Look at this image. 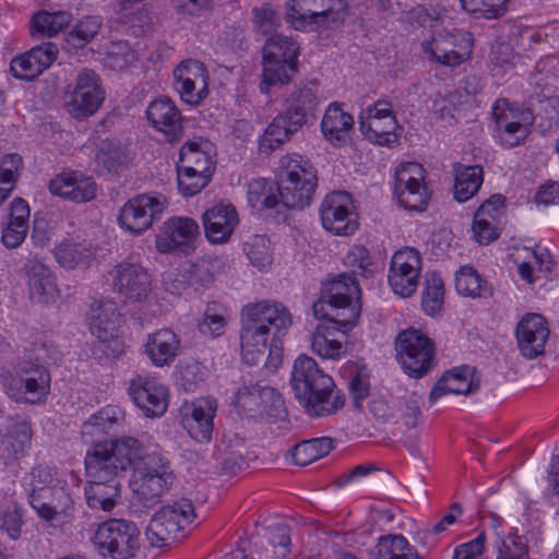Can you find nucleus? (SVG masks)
Segmentation results:
<instances>
[{
	"label": "nucleus",
	"mask_w": 559,
	"mask_h": 559,
	"mask_svg": "<svg viewBox=\"0 0 559 559\" xmlns=\"http://www.w3.org/2000/svg\"><path fill=\"white\" fill-rule=\"evenodd\" d=\"M27 281L28 296L41 305L56 304L60 290L52 271L38 260H28L23 267Z\"/></svg>",
	"instance_id": "2f4dec72"
},
{
	"label": "nucleus",
	"mask_w": 559,
	"mask_h": 559,
	"mask_svg": "<svg viewBox=\"0 0 559 559\" xmlns=\"http://www.w3.org/2000/svg\"><path fill=\"white\" fill-rule=\"evenodd\" d=\"M495 124L493 138L503 147L522 144L531 133L534 116L531 110L520 107L506 98L497 99L491 107Z\"/></svg>",
	"instance_id": "4468645a"
},
{
	"label": "nucleus",
	"mask_w": 559,
	"mask_h": 559,
	"mask_svg": "<svg viewBox=\"0 0 559 559\" xmlns=\"http://www.w3.org/2000/svg\"><path fill=\"white\" fill-rule=\"evenodd\" d=\"M333 449L331 438H317L297 444L292 453L294 462L299 466H307L312 462L328 455Z\"/></svg>",
	"instance_id": "5fc2aeb1"
},
{
	"label": "nucleus",
	"mask_w": 559,
	"mask_h": 559,
	"mask_svg": "<svg viewBox=\"0 0 559 559\" xmlns=\"http://www.w3.org/2000/svg\"><path fill=\"white\" fill-rule=\"evenodd\" d=\"M22 486L27 492L31 506L35 502H46L59 497L58 490L69 491V488L57 473L46 465H38L22 478Z\"/></svg>",
	"instance_id": "7c9ffc66"
},
{
	"label": "nucleus",
	"mask_w": 559,
	"mask_h": 559,
	"mask_svg": "<svg viewBox=\"0 0 559 559\" xmlns=\"http://www.w3.org/2000/svg\"><path fill=\"white\" fill-rule=\"evenodd\" d=\"M479 381L475 376V369L462 366L445 372L431 389L429 402L436 404L447 394H468L477 390Z\"/></svg>",
	"instance_id": "4c0bfd02"
},
{
	"label": "nucleus",
	"mask_w": 559,
	"mask_h": 559,
	"mask_svg": "<svg viewBox=\"0 0 559 559\" xmlns=\"http://www.w3.org/2000/svg\"><path fill=\"white\" fill-rule=\"evenodd\" d=\"M290 383L295 397L311 417L330 416L345 404V397L336 390L332 377L320 369L309 356L297 357Z\"/></svg>",
	"instance_id": "7ed1b4c3"
},
{
	"label": "nucleus",
	"mask_w": 559,
	"mask_h": 559,
	"mask_svg": "<svg viewBox=\"0 0 559 559\" xmlns=\"http://www.w3.org/2000/svg\"><path fill=\"white\" fill-rule=\"evenodd\" d=\"M247 201L249 206L258 212L276 207L281 203L277 181L265 178L252 179L248 183Z\"/></svg>",
	"instance_id": "09e8293b"
},
{
	"label": "nucleus",
	"mask_w": 559,
	"mask_h": 559,
	"mask_svg": "<svg viewBox=\"0 0 559 559\" xmlns=\"http://www.w3.org/2000/svg\"><path fill=\"white\" fill-rule=\"evenodd\" d=\"M178 190L183 197H193L201 192L213 173H199L195 168L178 166Z\"/></svg>",
	"instance_id": "bf43d9fd"
},
{
	"label": "nucleus",
	"mask_w": 559,
	"mask_h": 559,
	"mask_svg": "<svg viewBox=\"0 0 559 559\" xmlns=\"http://www.w3.org/2000/svg\"><path fill=\"white\" fill-rule=\"evenodd\" d=\"M199 223L188 216H171L163 222L155 238V246L160 253H193L200 241Z\"/></svg>",
	"instance_id": "a211bd4d"
},
{
	"label": "nucleus",
	"mask_w": 559,
	"mask_h": 559,
	"mask_svg": "<svg viewBox=\"0 0 559 559\" xmlns=\"http://www.w3.org/2000/svg\"><path fill=\"white\" fill-rule=\"evenodd\" d=\"M399 204L408 211L421 212L429 200L428 187L409 186L407 189H395Z\"/></svg>",
	"instance_id": "338daca9"
},
{
	"label": "nucleus",
	"mask_w": 559,
	"mask_h": 559,
	"mask_svg": "<svg viewBox=\"0 0 559 559\" xmlns=\"http://www.w3.org/2000/svg\"><path fill=\"white\" fill-rule=\"evenodd\" d=\"M53 254L60 266L75 269L86 264L92 258L93 251L86 245L67 239L57 245Z\"/></svg>",
	"instance_id": "603ef678"
},
{
	"label": "nucleus",
	"mask_w": 559,
	"mask_h": 559,
	"mask_svg": "<svg viewBox=\"0 0 559 559\" xmlns=\"http://www.w3.org/2000/svg\"><path fill=\"white\" fill-rule=\"evenodd\" d=\"M173 79L174 90L190 106H199L209 95V72L199 60L179 62L173 70Z\"/></svg>",
	"instance_id": "4be33fe9"
},
{
	"label": "nucleus",
	"mask_w": 559,
	"mask_h": 559,
	"mask_svg": "<svg viewBox=\"0 0 559 559\" xmlns=\"http://www.w3.org/2000/svg\"><path fill=\"white\" fill-rule=\"evenodd\" d=\"M269 543L272 546V559H295L287 526L281 524L271 526Z\"/></svg>",
	"instance_id": "774afa93"
},
{
	"label": "nucleus",
	"mask_w": 559,
	"mask_h": 559,
	"mask_svg": "<svg viewBox=\"0 0 559 559\" xmlns=\"http://www.w3.org/2000/svg\"><path fill=\"white\" fill-rule=\"evenodd\" d=\"M124 411L118 405H107L93 415L83 424L82 436L94 437L107 433L124 423Z\"/></svg>",
	"instance_id": "a18cd8bd"
},
{
	"label": "nucleus",
	"mask_w": 559,
	"mask_h": 559,
	"mask_svg": "<svg viewBox=\"0 0 559 559\" xmlns=\"http://www.w3.org/2000/svg\"><path fill=\"white\" fill-rule=\"evenodd\" d=\"M359 129L369 142L380 146L392 147L400 140V126L391 103L386 100H378L362 111Z\"/></svg>",
	"instance_id": "6ab92c4d"
},
{
	"label": "nucleus",
	"mask_w": 559,
	"mask_h": 559,
	"mask_svg": "<svg viewBox=\"0 0 559 559\" xmlns=\"http://www.w3.org/2000/svg\"><path fill=\"white\" fill-rule=\"evenodd\" d=\"M102 22L97 16L82 19L67 35L66 41L71 48H81L99 32Z\"/></svg>",
	"instance_id": "680f3d73"
},
{
	"label": "nucleus",
	"mask_w": 559,
	"mask_h": 559,
	"mask_svg": "<svg viewBox=\"0 0 559 559\" xmlns=\"http://www.w3.org/2000/svg\"><path fill=\"white\" fill-rule=\"evenodd\" d=\"M195 519L191 500L182 498L162 506L152 515L145 536L153 547H166L181 539Z\"/></svg>",
	"instance_id": "1a4fd4ad"
},
{
	"label": "nucleus",
	"mask_w": 559,
	"mask_h": 559,
	"mask_svg": "<svg viewBox=\"0 0 559 559\" xmlns=\"http://www.w3.org/2000/svg\"><path fill=\"white\" fill-rule=\"evenodd\" d=\"M215 157V145L207 139L195 138L181 146L179 166L195 168L199 173H213L216 165Z\"/></svg>",
	"instance_id": "ea45409f"
},
{
	"label": "nucleus",
	"mask_w": 559,
	"mask_h": 559,
	"mask_svg": "<svg viewBox=\"0 0 559 559\" xmlns=\"http://www.w3.org/2000/svg\"><path fill=\"white\" fill-rule=\"evenodd\" d=\"M103 284L108 290L131 301L145 300L152 290V278L140 264L122 261L108 270L103 277Z\"/></svg>",
	"instance_id": "dca6fc26"
},
{
	"label": "nucleus",
	"mask_w": 559,
	"mask_h": 559,
	"mask_svg": "<svg viewBox=\"0 0 559 559\" xmlns=\"http://www.w3.org/2000/svg\"><path fill=\"white\" fill-rule=\"evenodd\" d=\"M468 14L485 19H497L506 12L507 0H460Z\"/></svg>",
	"instance_id": "69168bd1"
},
{
	"label": "nucleus",
	"mask_w": 559,
	"mask_h": 559,
	"mask_svg": "<svg viewBox=\"0 0 559 559\" xmlns=\"http://www.w3.org/2000/svg\"><path fill=\"white\" fill-rule=\"evenodd\" d=\"M506 199L501 194H493L476 211L472 225L473 239L483 246L495 241L501 231L506 213Z\"/></svg>",
	"instance_id": "b1692460"
},
{
	"label": "nucleus",
	"mask_w": 559,
	"mask_h": 559,
	"mask_svg": "<svg viewBox=\"0 0 559 559\" xmlns=\"http://www.w3.org/2000/svg\"><path fill=\"white\" fill-rule=\"evenodd\" d=\"M22 164V157L16 153L0 158V206L13 191Z\"/></svg>",
	"instance_id": "6e6d98bb"
},
{
	"label": "nucleus",
	"mask_w": 559,
	"mask_h": 559,
	"mask_svg": "<svg viewBox=\"0 0 559 559\" xmlns=\"http://www.w3.org/2000/svg\"><path fill=\"white\" fill-rule=\"evenodd\" d=\"M87 323L91 333L103 344H108L112 356L120 355L123 344L119 340L121 317L111 299L95 300L90 310Z\"/></svg>",
	"instance_id": "5701e85b"
},
{
	"label": "nucleus",
	"mask_w": 559,
	"mask_h": 559,
	"mask_svg": "<svg viewBox=\"0 0 559 559\" xmlns=\"http://www.w3.org/2000/svg\"><path fill=\"white\" fill-rule=\"evenodd\" d=\"M51 194L75 203L95 199L97 188L92 177L76 170H64L56 175L48 185Z\"/></svg>",
	"instance_id": "c85d7f7f"
},
{
	"label": "nucleus",
	"mask_w": 559,
	"mask_h": 559,
	"mask_svg": "<svg viewBox=\"0 0 559 559\" xmlns=\"http://www.w3.org/2000/svg\"><path fill=\"white\" fill-rule=\"evenodd\" d=\"M483 183V168L479 166H463L455 168L453 195L457 202L472 199Z\"/></svg>",
	"instance_id": "3c124183"
},
{
	"label": "nucleus",
	"mask_w": 559,
	"mask_h": 559,
	"mask_svg": "<svg viewBox=\"0 0 559 559\" xmlns=\"http://www.w3.org/2000/svg\"><path fill=\"white\" fill-rule=\"evenodd\" d=\"M300 129L301 126L294 121L289 115L278 114L259 136V153L270 155L288 142Z\"/></svg>",
	"instance_id": "a19ab883"
},
{
	"label": "nucleus",
	"mask_w": 559,
	"mask_h": 559,
	"mask_svg": "<svg viewBox=\"0 0 559 559\" xmlns=\"http://www.w3.org/2000/svg\"><path fill=\"white\" fill-rule=\"evenodd\" d=\"M143 352L154 367L170 366L181 353V341L170 329H159L146 336Z\"/></svg>",
	"instance_id": "c9c22d12"
},
{
	"label": "nucleus",
	"mask_w": 559,
	"mask_h": 559,
	"mask_svg": "<svg viewBox=\"0 0 559 559\" xmlns=\"http://www.w3.org/2000/svg\"><path fill=\"white\" fill-rule=\"evenodd\" d=\"M455 289L459 295L471 298H487L492 286L473 266L463 265L455 273Z\"/></svg>",
	"instance_id": "de8ad7c7"
},
{
	"label": "nucleus",
	"mask_w": 559,
	"mask_h": 559,
	"mask_svg": "<svg viewBox=\"0 0 559 559\" xmlns=\"http://www.w3.org/2000/svg\"><path fill=\"white\" fill-rule=\"evenodd\" d=\"M91 540L103 559H131L140 547V531L130 521L111 519L97 526Z\"/></svg>",
	"instance_id": "9d476101"
},
{
	"label": "nucleus",
	"mask_w": 559,
	"mask_h": 559,
	"mask_svg": "<svg viewBox=\"0 0 559 559\" xmlns=\"http://www.w3.org/2000/svg\"><path fill=\"white\" fill-rule=\"evenodd\" d=\"M396 357L402 369L412 378L428 372L435 356L432 341L420 330L402 331L396 338Z\"/></svg>",
	"instance_id": "2eb2a0df"
},
{
	"label": "nucleus",
	"mask_w": 559,
	"mask_h": 559,
	"mask_svg": "<svg viewBox=\"0 0 559 559\" xmlns=\"http://www.w3.org/2000/svg\"><path fill=\"white\" fill-rule=\"evenodd\" d=\"M33 439L32 424L26 418H12L0 433V457L10 464L25 456Z\"/></svg>",
	"instance_id": "72a5a7b5"
},
{
	"label": "nucleus",
	"mask_w": 559,
	"mask_h": 559,
	"mask_svg": "<svg viewBox=\"0 0 559 559\" xmlns=\"http://www.w3.org/2000/svg\"><path fill=\"white\" fill-rule=\"evenodd\" d=\"M319 219L325 233L337 237L353 236L360 226L358 205L346 191H333L322 199Z\"/></svg>",
	"instance_id": "ddd939ff"
},
{
	"label": "nucleus",
	"mask_w": 559,
	"mask_h": 559,
	"mask_svg": "<svg viewBox=\"0 0 559 559\" xmlns=\"http://www.w3.org/2000/svg\"><path fill=\"white\" fill-rule=\"evenodd\" d=\"M245 253L257 270L266 271L273 261L270 239L262 235L251 237L243 247Z\"/></svg>",
	"instance_id": "4d7b16f0"
},
{
	"label": "nucleus",
	"mask_w": 559,
	"mask_h": 559,
	"mask_svg": "<svg viewBox=\"0 0 559 559\" xmlns=\"http://www.w3.org/2000/svg\"><path fill=\"white\" fill-rule=\"evenodd\" d=\"M206 376V368L194 360L182 361L175 370L176 383L187 392L194 391Z\"/></svg>",
	"instance_id": "13d9d810"
},
{
	"label": "nucleus",
	"mask_w": 559,
	"mask_h": 559,
	"mask_svg": "<svg viewBox=\"0 0 559 559\" xmlns=\"http://www.w3.org/2000/svg\"><path fill=\"white\" fill-rule=\"evenodd\" d=\"M150 124L165 134L168 142L181 139V112L168 96H158L151 100L145 110Z\"/></svg>",
	"instance_id": "473e14b6"
},
{
	"label": "nucleus",
	"mask_w": 559,
	"mask_h": 559,
	"mask_svg": "<svg viewBox=\"0 0 559 559\" xmlns=\"http://www.w3.org/2000/svg\"><path fill=\"white\" fill-rule=\"evenodd\" d=\"M129 159L127 150L120 142L103 140L95 153V171L100 175L117 174L129 163Z\"/></svg>",
	"instance_id": "79ce46f5"
},
{
	"label": "nucleus",
	"mask_w": 559,
	"mask_h": 559,
	"mask_svg": "<svg viewBox=\"0 0 559 559\" xmlns=\"http://www.w3.org/2000/svg\"><path fill=\"white\" fill-rule=\"evenodd\" d=\"M318 103L316 90L312 86H297L287 98L285 110L282 114L289 115L294 121L302 127L306 123L307 116L316 110Z\"/></svg>",
	"instance_id": "49530a36"
},
{
	"label": "nucleus",
	"mask_w": 559,
	"mask_h": 559,
	"mask_svg": "<svg viewBox=\"0 0 559 559\" xmlns=\"http://www.w3.org/2000/svg\"><path fill=\"white\" fill-rule=\"evenodd\" d=\"M510 259L518 267L521 278L528 284L535 283L543 274L550 272L552 266L548 250L542 247L515 246Z\"/></svg>",
	"instance_id": "f704fd0d"
},
{
	"label": "nucleus",
	"mask_w": 559,
	"mask_h": 559,
	"mask_svg": "<svg viewBox=\"0 0 559 559\" xmlns=\"http://www.w3.org/2000/svg\"><path fill=\"white\" fill-rule=\"evenodd\" d=\"M426 170L416 162L401 163L395 170V189H407L409 186L427 187Z\"/></svg>",
	"instance_id": "e2e57ef3"
},
{
	"label": "nucleus",
	"mask_w": 559,
	"mask_h": 559,
	"mask_svg": "<svg viewBox=\"0 0 559 559\" xmlns=\"http://www.w3.org/2000/svg\"><path fill=\"white\" fill-rule=\"evenodd\" d=\"M299 46L290 37L275 35L263 47L260 90L266 94L273 86L290 83L298 71Z\"/></svg>",
	"instance_id": "0eeeda50"
},
{
	"label": "nucleus",
	"mask_w": 559,
	"mask_h": 559,
	"mask_svg": "<svg viewBox=\"0 0 559 559\" xmlns=\"http://www.w3.org/2000/svg\"><path fill=\"white\" fill-rule=\"evenodd\" d=\"M281 203L287 209L308 206L318 186L317 170L312 163L298 153H287L280 158L276 173Z\"/></svg>",
	"instance_id": "423d86ee"
},
{
	"label": "nucleus",
	"mask_w": 559,
	"mask_h": 559,
	"mask_svg": "<svg viewBox=\"0 0 559 559\" xmlns=\"http://www.w3.org/2000/svg\"><path fill=\"white\" fill-rule=\"evenodd\" d=\"M218 403L212 396L185 400L178 409V421L186 433L198 443H210Z\"/></svg>",
	"instance_id": "f3484780"
},
{
	"label": "nucleus",
	"mask_w": 559,
	"mask_h": 559,
	"mask_svg": "<svg viewBox=\"0 0 559 559\" xmlns=\"http://www.w3.org/2000/svg\"><path fill=\"white\" fill-rule=\"evenodd\" d=\"M106 99V91L99 75L90 69H82L74 82L63 93L66 111L76 120L94 116Z\"/></svg>",
	"instance_id": "9b49d317"
},
{
	"label": "nucleus",
	"mask_w": 559,
	"mask_h": 559,
	"mask_svg": "<svg viewBox=\"0 0 559 559\" xmlns=\"http://www.w3.org/2000/svg\"><path fill=\"white\" fill-rule=\"evenodd\" d=\"M55 501L35 502L33 509L45 522L50 534L70 535L74 530L75 509L70 491L58 490Z\"/></svg>",
	"instance_id": "a878e982"
},
{
	"label": "nucleus",
	"mask_w": 559,
	"mask_h": 559,
	"mask_svg": "<svg viewBox=\"0 0 559 559\" xmlns=\"http://www.w3.org/2000/svg\"><path fill=\"white\" fill-rule=\"evenodd\" d=\"M86 476L88 477L85 486V498L90 508L111 511L121 497V486L118 477L106 471L105 475L95 476L91 471L90 456L84 460Z\"/></svg>",
	"instance_id": "bb28decb"
},
{
	"label": "nucleus",
	"mask_w": 559,
	"mask_h": 559,
	"mask_svg": "<svg viewBox=\"0 0 559 559\" xmlns=\"http://www.w3.org/2000/svg\"><path fill=\"white\" fill-rule=\"evenodd\" d=\"M444 297L445 286L443 278L435 271L427 272L421 292V308L424 312L430 317L441 314Z\"/></svg>",
	"instance_id": "8fccbe9b"
},
{
	"label": "nucleus",
	"mask_w": 559,
	"mask_h": 559,
	"mask_svg": "<svg viewBox=\"0 0 559 559\" xmlns=\"http://www.w3.org/2000/svg\"><path fill=\"white\" fill-rule=\"evenodd\" d=\"M345 12L344 0H288L285 21L299 32L323 31L338 25Z\"/></svg>",
	"instance_id": "6e6552de"
},
{
	"label": "nucleus",
	"mask_w": 559,
	"mask_h": 559,
	"mask_svg": "<svg viewBox=\"0 0 559 559\" xmlns=\"http://www.w3.org/2000/svg\"><path fill=\"white\" fill-rule=\"evenodd\" d=\"M353 127L354 117L337 102L328 106L320 123L323 138L337 147L347 143Z\"/></svg>",
	"instance_id": "58836bf2"
},
{
	"label": "nucleus",
	"mask_w": 559,
	"mask_h": 559,
	"mask_svg": "<svg viewBox=\"0 0 559 559\" xmlns=\"http://www.w3.org/2000/svg\"><path fill=\"white\" fill-rule=\"evenodd\" d=\"M32 355L36 362L20 361L13 370L1 374V383L7 395L20 403L39 404L50 392V374L44 365L55 364L60 352L52 343L34 344Z\"/></svg>",
	"instance_id": "20e7f679"
},
{
	"label": "nucleus",
	"mask_w": 559,
	"mask_h": 559,
	"mask_svg": "<svg viewBox=\"0 0 559 559\" xmlns=\"http://www.w3.org/2000/svg\"><path fill=\"white\" fill-rule=\"evenodd\" d=\"M136 60V52L127 41H112L106 51L104 63L112 70H121Z\"/></svg>",
	"instance_id": "0e129e2a"
},
{
	"label": "nucleus",
	"mask_w": 559,
	"mask_h": 559,
	"mask_svg": "<svg viewBox=\"0 0 559 559\" xmlns=\"http://www.w3.org/2000/svg\"><path fill=\"white\" fill-rule=\"evenodd\" d=\"M72 22L69 11L40 10L33 14L29 21V32L33 36L50 38L62 32Z\"/></svg>",
	"instance_id": "c03bdc74"
},
{
	"label": "nucleus",
	"mask_w": 559,
	"mask_h": 559,
	"mask_svg": "<svg viewBox=\"0 0 559 559\" xmlns=\"http://www.w3.org/2000/svg\"><path fill=\"white\" fill-rule=\"evenodd\" d=\"M376 548L378 559H420L403 535L381 536Z\"/></svg>",
	"instance_id": "864d4df0"
},
{
	"label": "nucleus",
	"mask_w": 559,
	"mask_h": 559,
	"mask_svg": "<svg viewBox=\"0 0 559 559\" xmlns=\"http://www.w3.org/2000/svg\"><path fill=\"white\" fill-rule=\"evenodd\" d=\"M86 455L97 477L106 469L117 477L130 472L129 488L143 503L158 499L175 481L169 459L150 437L121 436L96 442Z\"/></svg>",
	"instance_id": "f257e3e1"
},
{
	"label": "nucleus",
	"mask_w": 559,
	"mask_h": 559,
	"mask_svg": "<svg viewBox=\"0 0 559 559\" xmlns=\"http://www.w3.org/2000/svg\"><path fill=\"white\" fill-rule=\"evenodd\" d=\"M57 57L58 47L52 43H44L15 56L10 62V72L17 80L32 81L48 69Z\"/></svg>",
	"instance_id": "cd10ccee"
},
{
	"label": "nucleus",
	"mask_w": 559,
	"mask_h": 559,
	"mask_svg": "<svg viewBox=\"0 0 559 559\" xmlns=\"http://www.w3.org/2000/svg\"><path fill=\"white\" fill-rule=\"evenodd\" d=\"M233 404L238 413L247 416H272L283 406V400L273 388L254 384L238 389Z\"/></svg>",
	"instance_id": "393cba45"
},
{
	"label": "nucleus",
	"mask_w": 559,
	"mask_h": 559,
	"mask_svg": "<svg viewBox=\"0 0 559 559\" xmlns=\"http://www.w3.org/2000/svg\"><path fill=\"white\" fill-rule=\"evenodd\" d=\"M204 234L212 245H224L229 241L239 224V215L230 203H217L202 215Z\"/></svg>",
	"instance_id": "c756f323"
},
{
	"label": "nucleus",
	"mask_w": 559,
	"mask_h": 559,
	"mask_svg": "<svg viewBox=\"0 0 559 559\" xmlns=\"http://www.w3.org/2000/svg\"><path fill=\"white\" fill-rule=\"evenodd\" d=\"M22 513L17 503L11 498L0 501V530L12 539L20 537L22 527Z\"/></svg>",
	"instance_id": "052dcab7"
},
{
	"label": "nucleus",
	"mask_w": 559,
	"mask_h": 559,
	"mask_svg": "<svg viewBox=\"0 0 559 559\" xmlns=\"http://www.w3.org/2000/svg\"><path fill=\"white\" fill-rule=\"evenodd\" d=\"M423 259L418 250L405 247L391 258L388 282L392 292L403 298L412 296L419 283Z\"/></svg>",
	"instance_id": "aec40b11"
},
{
	"label": "nucleus",
	"mask_w": 559,
	"mask_h": 559,
	"mask_svg": "<svg viewBox=\"0 0 559 559\" xmlns=\"http://www.w3.org/2000/svg\"><path fill=\"white\" fill-rule=\"evenodd\" d=\"M128 393L133 404L147 418H159L168 409L169 389L156 377L138 376L130 381Z\"/></svg>",
	"instance_id": "412c9836"
},
{
	"label": "nucleus",
	"mask_w": 559,
	"mask_h": 559,
	"mask_svg": "<svg viewBox=\"0 0 559 559\" xmlns=\"http://www.w3.org/2000/svg\"><path fill=\"white\" fill-rule=\"evenodd\" d=\"M310 348L322 359L340 360L346 354V343L335 337L333 328L318 324L310 336Z\"/></svg>",
	"instance_id": "37998d69"
},
{
	"label": "nucleus",
	"mask_w": 559,
	"mask_h": 559,
	"mask_svg": "<svg viewBox=\"0 0 559 559\" xmlns=\"http://www.w3.org/2000/svg\"><path fill=\"white\" fill-rule=\"evenodd\" d=\"M168 204L167 198L159 193L138 194L119 209L117 225L129 236H141L160 219Z\"/></svg>",
	"instance_id": "f8f14e48"
},
{
	"label": "nucleus",
	"mask_w": 559,
	"mask_h": 559,
	"mask_svg": "<svg viewBox=\"0 0 559 559\" xmlns=\"http://www.w3.org/2000/svg\"><path fill=\"white\" fill-rule=\"evenodd\" d=\"M549 330L546 320L537 314H526L516 326L518 345L527 358H535L544 352Z\"/></svg>",
	"instance_id": "e433bc0d"
},
{
	"label": "nucleus",
	"mask_w": 559,
	"mask_h": 559,
	"mask_svg": "<svg viewBox=\"0 0 559 559\" xmlns=\"http://www.w3.org/2000/svg\"><path fill=\"white\" fill-rule=\"evenodd\" d=\"M292 325L293 314L280 301L262 299L245 305L240 312L242 360L248 365H255L269 348L265 366L276 369L283 357L280 340L287 334Z\"/></svg>",
	"instance_id": "f03ea898"
},
{
	"label": "nucleus",
	"mask_w": 559,
	"mask_h": 559,
	"mask_svg": "<svg viewBox=\"0 0 559 559\" xmlns=\"http://www.w3.org/2000/svg\"><path fill=\"white\" fill-rule=\"evenodd\" d=\"M360 287L348 274H341L323 284L320 297L312 305L317 320L328 321L346 335L354 330L360 318Z\"/></svg>",
	"instance_id": "39448f33"
}]
</instances>
